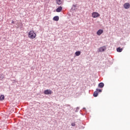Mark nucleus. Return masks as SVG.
<instances>
[{"label":"nucleus","mask_w":130,"mask_h":130,"mask_svg":"<svg viewBox=\"0 0 130 130\" xmlns=\"http://www.w3.org/2000/svg\"><path fill=\"white\" fill-rule=\"evenodd\" d=\"M14 23H15V22L13 20H12V22H11V24H14Z\"/></svg>","instance_id":"aec40b11"},{"label":"nucleus","mask_w":130,"mask_h":130,"mask_svg":"<svg viewBox=\"0 0 130 130\" xmlns=\"http://www.w3.org/2000/svg\"><path fill=\"white\" fill-rule=\"evenodd\" d=\"M81 51H77L75 52V54L76 56H79V55H81Z\"/></svg>","instance_id":"9d476101"},{"label":"nucleus","mask_w":130,"mask_h":130,"mask_svg":"<svg viewBox=\"0 0 130 130\" xmlns=\"http://www.w3.org/2000/svg\"><path fill=\"white\" fill-rule=\"evenodd\" d=\"M96 91L97 92H99L100 93H101V92H102V89L96 88Z\"/></svg>","instance_id":"f3484780"},{"label":"nucleus","mask_w":130,"mask_h":130,"mask_svg":"<svg viewBox=\"0 0 130 130\" xmlns=\"http://www.w3.org/2000/svg\"><path fill=\"white\" fill-rule=\"evenodd\" d=\"M83 109H86V108H83Z\"/></svg>","instance_id":"4be33fe9"},{"label":"nucleus","mask_w":130,"mask_h":130,"mask_svg":"<svg viewBox=\"0 0 130 130\" xmlns=\"http://www.w3.org/2000/svg\"><path fill=\"white\" fill-rule=\"evenodd\" d=\"M28 36L30 39H34L35 38H36V34L34 32V30H30L28 32Z\"/></svg>","instance_id":"f257e3e1"},{"label":"nucleus","mask_w":130,"mask_h":130,"mask_svg":"<svg viewBox=\"0 0 130 130\" xmlns=\"http://www.w3.org/2000/svg\"><path fill=\"white\" fill-rule=\"evenodd\" d=\"M61 11H62V7L61 6H59L56 9V12H57V13H60Z\"/></svg>","instance_id":"423d86ee"},{"label":"nucleus","mask_w":130,"mask_h":130,"mask_svg":"<svg viewBox=\"0 0 130 130\" xmlns=\"http://www.w3.org/2000/svg\"><path fill=\"white\" fill-rule=\"evenodd\" d=\"M71 125H72V126H75L76 123H75V122L71 123Z\"/></svg>","instance_id":"a211bd4d"},{"label":"nucleus","mask_w":130,"mask_h":130,"mask_svg":"<svg viewBox=\"0 0 130 130\" xmlns=\"http://www.w3.org/2000/svg\"><path fill=\"white\" fill-rule=\"evenodd\" d=\"M68 106H71V105H68Z\"/></svg>","instance_id":"412c9836"},{"label":"nucleus","mask_w":130,"mask_h":130,"mask_svg":"<svg viewBox=\"0 0 130 130\" xmlns=\"http://www.w3.org/2000/svg\"><path fill=\"white\" fill-rule=\"evenodd\" d=\"M4 78H5V75L3 74H0V80L2 81L4 80Z\"/></svg>","instance_id":"2eb2a0df"},{"label":"nucleus","mask_w":130,"mask_h":130,"mask_svg":"<svg viewBox=\"0 0 130 130\" xmlns=\"http://www.w3.org/2000/svg\"><path fill=\"white\" fill-rule=\"evenodd\" d=\"M56 4H57V5H58L59 6L61 5V4H62V1H61V0H56Z\"/></svg>","instance_id":"f8f14e48"},{"label":"nucleus","mask_w":130,"mask_h":130,"mask_svg":"<svg viewBox=\"0 0 130 130\" xmlns=\"http://www.w3.org/2000/svg\"><path fill=\"white\" fill-rule=\"evenodd\" d=\"M53 21H56V22H57L59 20V17L58 16H54L53 18Z\"/></svg>","instance_id":"6e6552de"},{"label":"nucleus","mask_w":130,"mask_h":130,"mask_svg":"<svg viewBox=\"0 0 130 130\" xmlns=\"http://www.w3.org/2000/svg\"><path fill=\"white\" fill-rule=\"evenodd\" d=\"M44 94L45 95H51V94H52V91L49 89H46L44 91Z\"/></svg>","instance_id":"7ed1b4c3"},{"label":"nucleus","mask_w":130,"mask_h":130,"mask_svg":"<svg viewBox=\"0 0 130 130\" xmlns=\"http://www.w3.org/2000/svg\"><path fill=\"white\" fill-rule=\"evenodd\" d=\"M98 87L99 88H103L104 87V83L103 82H101L99 84Z\"/></svg>","instance_id":"9b49d317"},{"label":"nucleus","mask_w":130,"mask_h":130,"mask_svg":"<svg viewBox=\"0 0 130 130\" xmlns=\"http://www.w3.org/2000/svg\"><path fill=\"white\" fill-rule=\"evenodd\" d=\"M77 6H78V4H73V7H72V8H71L72 10L73 11L76 10V9H77Z\"/></svg>","instance_id":"1a4fd4ad"},{"label":"nucleus","mask_w":130,"mask_h":130,"mask_svg":"<svg viewBox=\"0 0 130 130\" xmlns=\"http://www.w3.org/2000/svg\"><path fill=\"white\" fill-rule=\"evenodd\" d=\"M100 16V14L98 12H93L92 14V17L93 18H98V17Z\"/></svg>","instance_id":"20e7f679"},{"label":"nucleus","mask_w":130,"mask_h":130,"mask_svg":"<svg viewBox=\"0 0 130 130\" xmlns=\"http://www.w3.org/2000/svg\"><path fill=\"white\" fill-rule=\"evenodd\" d=\"M0 100H1V101H3L5 100V95L2 94V95H1V96H0Z\"/></svg>","instance_id":"dca6fc26"},{"label":"nucleus","mask_w":130,"mask_h":130,"mask_svg":"<svg viewBox=\"0 0 130 130\" xmlns=\"http://www.w3.org/2000/svg\"><path fill=\"white\" fill-rule=\"evenodd\" d=\"M99 92L97 91H95L93 93V96L94 97H97L98 96Z\"/></svg>","instance_id":"ddd939ff"},{"label":"nucleus","mask_w":130,"mask_h":130,"mask_svg":"<svg viewBox=\"0 0 130 130\" xmlns=\"http://www.w3.org/2000/svg\"><path fill=\"white\" fill-rule=\"evenodd\" d=\"M105 50H106V46H104L103 47H100L98 51V52H103V51H105Z\"/></svg>","instance_id":"f03ea898"},{"label":"nucleus","mask_w":130,"mask_h":130,"mask_svg":"<svg viewBox=\"0 0 130 130\" xmlns=\"http://www.w3.org/2000/svg\"><path fill=\"white\" fill-rule=\"evenodd\" d=\"M124 45H125V43H124Z\"/></svg>","instance_id":"5701e85b"},{"label":"nucleus","mask_w":130,"mask_h":130,"mask_svg":"<svg viewBox=\"0 0 130 130\" xmlns=\"http://www.w3.org/2000/svg\"><path fill=\"white\" fill-rule=\"evenodd\" d=\"M79 109H80V108H79V107H77L76 108V110H75V112H78V111H79Z\"/></svg>","instance_id":"6ab92c4d"},{"label":"nucleus","mask_w":130,"mask_h":130,"mask_svg":"<svg viewBox=\"0 0 130 130\" xmlns=\"http://www.w3.org/2000/svg\"><path fill=\"white\" fill-rule=\"evenodd\" d=\"M104 30L103 29H99L98 31L96 32L97 35H99V36H100L102 33H103Z\"/></svg>","instance_id":"0eeeda50"},{"label":"nucleus","mask_w":130,"mask_h":130,"mask_svg":"<svg viewBox=\"0 0 130 130\" xmlns=\"http://www.w3.org/2000/svg\"><path fill=\"white\" fill-rule=\"evenodd\" d=\"M123 7L124 9H129V7H130L129 3H125L123 5Z\"/></svg>","instance_id":"39448f33"},{"label":"nucleus","mask_w":130,"mask_h":130,"mask_svg":"<svg viewBox=\"0 0 130 130\" xmlns=\"http://www.w3.org/2000/svg\"><path fill=\"white\" fill-rule=\"evenodd\" d=\"M116 50L117 52H121V51H122V48L120 47H118L117 48Z\"/></svg>","instance_id":"4468645a"}]
</instances>
